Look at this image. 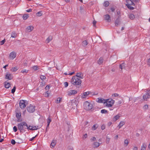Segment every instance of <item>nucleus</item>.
<instances>
[{"mask_svg":"<svg viewBox=\"0 0 150 150\" xmlns=\"http://www.w3.org/2000/svg\"><path fill=\"white\" fill-rule=\"evenodd\" d=\"M71 83L74 85H79L81 83V80L76 76H74L71 80Z\"/></svg>","mask_w":150,"mask_h":150,"instance_id":"obj_1","label":"nucleus"},{"mask_svg":"<svg viewBox=\"0 0 150 150\" xmlns=\"http://www.w3.org/2000/svg\"><path fill=\"white\" fill-rule=\"evenodd\" d=\"M18 129L22 132L25 131L27 129V124L24 122H21L18 125Z\"/></svg>","mask_w":150,"mask_h":150,"instance_id":"obj_2","label":"nucleus"},{"mask_svg":"<svg viewBox=\"0 0 150 150\" xmlns=\"http://www.w3.org/2000/svg\"><path fill=\"white\" fill-rule=\"evenodd\" d=\"M83 107L86 110H90L93 108V106L92 104L86 101L84 102Z\"/></svg>","mask_w":150,"mask_h":150,"instance_id":"obj_3","label":"nucleus"},{"mask_svg":"<svg viewBox=\"0 0 150 150\" xmlns=\"http://www.w3.org/2000/svg\"><path fill=\"white\" fill-rule=\"evenodd\" d=\"M105 103V105L107 107H112L114 104L115 101L112 99H106Z\"/></svg>","mask_w":150,"mask_h":150,"instance_id":"obj_4","label":"nucleus"},{"mask_svg":"<svg viewBox=\"0 0 150 150\" xmlns=\"http://www.w3.org/2000/svg\"><path fill=\"white\" fill-rule=\"evenodd\" d=\"M150 98V90H147L144 92L143 96V99L144 101H146Z\"/></svg>","mask_w":150,"mask_h":150,"instance_id":"obj_5","label":"nucleus"},{"mask_svg":"<svg viewBox=\"0 0 150 150\" xmlns=\"http://www.w3.org/2000/svg\"><path fill=\"white\" fill-rule=\"evenodd\" d=\"M75 100H72L70 101L68 103V106L69 108L71 109H74L76 106V103L75 102Z\"/></svg>","mask_w":150,"mask_h":150,"instance_id":"obj_6","label":"nucleus"},{"mask_svg":"<svg viewBox=\"0 0 150 150\" xmlns=\"http://www.w3.org/2000/svg\"><path fill=\"white\" fill-rule=\"evenodd\" d=\"M27 110L29 112L32 113L35 110V107L31 105L27 108Z\"/></svg>","mask_w":150,"mask_h":150,"instance_id":"obj_7","label":"nucleus"},{"mask_svg":"<svg viewBox=\"0 0 150 150\" xmlns=\"http://www.w3.org/2000/svg\"><path fill=\"white\" fill-rule=\"evenodd\" d=\"M19 106L21 109H23L26 107L25 101L24 100H21L19 102Z\"/></svg>","mask_w":150,"mask_h":150,"instance_id":"obj_8","label":"nucleus"},{"mask_svg":"<svg viewBox=\"0 0 150 150\" xmlns=\"http://www.w3.org/2000/svg\"><path fill=\"white\" fill-rule=\"evenodd\" d=\"M16 53L13 51L11 52L9 56V59L11 60L13 59L16 57Z\"/></svg>","mask_w":150,"mask_h":150,"instance_id":"obj_9","label":"nucleus"},{"mask_svg":"<svg viewBox=\"0 0 150 150\" xmlns=\"http://www.w3.org/2000/svg\"><path fill=\"white\" fill-rule=\"evenodd\" d=\"M13 77L12 74L9 72H7L6 74L5 75V78L6 79L11 80L13 79Z\"/></svg>","mask_w":150,"mask_h":150,"instance_id":"obj_10","label":"nucleus"},{"mask_svg":"<svg viewBox=\"0 0 150 150\" xmlns=\"http://www.w3.org/2000/svg\"><path fill=\"white\" fill-rule=\"evenodd\" d=\"M77 93V91L76 90H71L68 92V95L69 96H71L74 95Z\"/></svg>","mask_w":150,"mask_h":150,"instance_id":"obj_11","label":"nucleus"},{"mask_svg":"<svg viewBox=\"0 0 150 150\" xmlns=\"http://www.w3.org/2000/svg\"><path fill=\"white\" fill-rule=\"evenodd\" d=\"M126 6L128 5H132L134 6L135 4L133 2L132 0H126Z\"/></svg>","mask_w":150,"mask_h":150,"instance_id":"obj_12","label":"nucleus"},{"mask_svg":"<svg viewBox=\"0 0 150 150\" xmlns=\"http://www.w3.org/2000/svg\"><path fill=\"white\" fill-rule=\"evenodd\" d=\"M90 92L87 91L83 93L82 95L81 98H86L88 97V95L89 94Z\"/></svg>","mask_w":150,"mask_h":150,"instance_id":"obj_13","label":"nucleus"},{"mask_svg":"<svg viewBox=\"0 0 150 150\" xmlns=\"http://www.w3.org/2000/svg\"><path fill=\"white\" fill-rule=\"evenodd\" d=\"M98 100L97 102L99 103H103L105 105V103L106 99H105L104 98H98Z\"/></svg>","mask_w":150,"mask_h":150,"instance_id":"obj_14","label":"nucleus"},{"mask_svg":"<svg viewBox=\"0 0 150 150\" xmlns=\"http://www.w3.org/2000/svg\"><path fill=\"white\" fill-rule=\"evenodd\" d=\"M16 118L18 119L17 120L18 122L21 121V120H20V119L21 117V115L20 112H18L16 113Z\"/></svg>","mask_w":150,"mask_h":150,"instance_id":"obj_15","label":"nucleus"},{"mask_svg":"<svg viewBox=\"0 0 150 150\" xmlns=\"http://www.w3.org/2000/svg\"><path fill=\"white\" fill-rule=\"evenodd\" d=\"M52 121V120L51 119V118L50 117H49L48 118H47V128L46 129V131L47 132V128L49 127V126L50 125V123Z\"/></svg>","mask_w":150,"mask_h":150,"instance_id":"obj_16","label":"nucleus"},{"mask_svg":"<svg viewBox=\"0 0 150 150\" xmlns=\"http://www.w3.org/2000/svg\"><path fill=\"white\" fill-rule=\"evenodd\" d=\"M120 16H118L115 21V26H117L120 24Z\"/></svg>","mask_w":150,"mask_h":150,"instance_id":"obj_17","label":"nucleus"},{"mask_svg":"<svg viewBox=\"0 0 150 150\" xmlns=\"http://www.w3.org/2000/svg\"><path fill=\"white\" fill-rule=\"evenodd\" d=\"M33 28L34 27L33 26H28L26 28V31L27 32H30L33 30Z\"/></svg>","mask_w":150,"mask_h":150,"instance_id":"obj_18","label":"nucleus"},{"mask_svg":"<svg viewBox=\"0 0 150 150\" xmlns=\"http://www.w3.org/2000/svg\"><path fill=\"white\" fill-rule=\"evenodd\" d=\"M75 76H76L78 78H79L80 79H83V75L81 72L77 73Z\"/></svg>","mask_w":150,"mask_h":150,"instance_id":"obj_19","label":"nucleus"},{"mask_svg":"<svg viewBox=\"0 0 150 150\" xmlns=\"http://www.w3.org/2000/svg\"><path fill=\"white\" fill-rule=\"evenodd\" d=\"M125 122L123 121H122L120 122L119 125H118L117 127L118 128V129H120L124 124Z\"/></svg>","mask_w":150,"mask_h":150,"instance_id":"obj_20","label":"nucleus"},{"mask_svg":"<svg viewBox=\"0 0 150 150\" xmlns=\"http://www.w3.org/2000/svg\"><path fill=\"white\" fill-rule=\"evenodd\" d=\"M105 20L107 21L108 22H110V17L108 14H107L105 15Z\"/></svg>","mask_w":150,"mask_h":150,"instance_id":"obj_21","label":"nucleus"},{"mask_svg":"<svg viewBox=\"0 0 150 150\" xmlns=\"http://www.w3.org/2000/svg\"><path fill=\"white\" fill-rule=\"evenodd\" d=\"M5 87V88H8L11 86V84L5 81L4 82Z\"/></svg>","mask_w":150,"mask_h":150,"instance_id":"obj_22","label":"nucleus"},{"mask_svg":"<svg viewBox=\"0 0 150 150\" xmlns=\"http://www.w3.org/2000/svg\"><path fill=\"white\" fill-rule=\"evenodd\" d=\"M146 145L145 143H143L141 146L140 150H146Z\"/></svg>","mask_w":150,"mask_h":150,"instance_id":"obj_23","label":"nucleus"},{"mask_svg":"<svg viewBox=\"0 0 150 150\" xmlns=\"http://www.w3.org/2000/svg\"><path fill=\"white\" fill-rule=\"evenodd\" d=\"M100 143L98 142H95L93 144V148H97L100 146Z\"/></svg>","mask_w":150,"mask_h":150,"instance_id":"obj_24","label":"nucleus"},{"mask_svg":"<svg viewBox=\"0 0 150 150\" xmlns=\"http://www.w3.org/2000/svg\"><path fill=\"white\" fill-rule=\"evenodd\" d=\"M103 62V59L102 57H100L98 61V64L100 65Z\"/></svg>","mask_w":150,"mask_h":150,"instance_id":"obj_25","label":"nucleus"},{"mask_svg":"<svg viewBox=\"0 0 150 150\" xmlns=\"http://www.w3.org/2000/svg\"><path fill=\"white\" fill-rule=\"evenodd\" d=\"M52 39V37L51 36H50L49 37L46 39V41L47 43H49Z\"/></svg>","mask_w":150,"mask_h":150,"instance_id":"obj_26","label":"nucleus"},{"mask_svg":"<svg viewBox=\"0 0 150 150\" xmlns=\"http://www.w3.org/2000/svg\"><path fill=\"white\" fill-rule=\"evenodd\" d=\"M17 36V34L15 32H12L11 35V37L15 38Z\"/></svg>","mask_w":150,"mask_h":150,"instance_id":"obj_27","label":"nucleus"},{"mask_svg":"<svg viewBox=\"0 0 150 150\" xmlns=\"http://www.w3.org/2000/svg\"><path fill=\"white\" fill-rule=\"evenodd\" d=\"M56 142L55 141L53 140L50 146H52V148H53L55 146L56 144Z\"/></svg>","mask_w":150,"mask_h":150,"instance_id":"obj_28","label":"nucleus"},{"mask_svg":"<svg viewBox=\"0 0 150 150\" xmlns=\"http://www.w3.org/2000/svg\"><path fill=\"white\" fill-rule=\"evenodd\" d=\"M129 143V142L128 139H126L125 140L124 142V145L125 146H127Z\"/></svg>","mask_w":150,"mask_h":150,"instance_id":"obj_29","label":"nucleus"},{"mask_svg":"<svg viewBox=\"0 0 150 150\" xmlns=\"http://www.w3.org/2000/svg\"><path fill=\"white\" fill-rule=\"evenodd\" d=\"M98 127V126H97V124H95L93 125L92 127V129L93 130H95L97 129Z\"/></svg>","mask_w":150,"mask_h":150,"instance_id":"obj_30","label":"nucleus"},{"mask_svg":"<svg viewBox=\"0 0 150 150\" xmlns=\"http://www.w3.org/2000/svg\"><path fill=\"white\" fill-rule=\"evenodd\" d=\"M88 44V42L86 40L83 41L82 43V45L83 46L85 47Z\"/></svg>","mask_w":150,"mask_h":150,"instance_id":"obj_31","label":"nucleus"},{"mask_svg":"<svg viewBox=\"0 0 150 150\" xmlns=\"http://www.w3.org/2000/svg\"><path fill=\"white\" fill-rule=\"evenodd\" d=\"M129 18L133 20L135 18V16L133 14H131L129 15Z\"/></svg>","mask_w":150,"mask_h":150,"instance_id":"obj_32","label":"nucleus"},{"mask_svg":"<svg viewBox=\"0 0 150 150\" xmlns=\"http://www.w3.org/2000/svg\"><path fill=\"white\" fill-rule=\"evenodd\" d=\"M28 71V70L27 69H23L21 71V72L24 74H26Z\"/></svg>","mask_w":150,"mask_h":150,"instance_id":"obj_33","label":"nucleus"},{"mask_svg":"<svg viewBox=\"0 0 150 150\" xmlns=\"http://www.w3.org/2000/svg\"><path fill=\"white\" fill-rule=\"evenodd\" d=\"M125 67V63H124L120 64L119 67L120 69H121V71H122V68Z\"/></svg>","mask_w":150,"mask_h":150,"instance_id":"obj_34","label":"nucleus"},{"mask_svg":"<svg viewBox=\"0 0 150 150\" xmlns=\"http://www.w3.org/2000/svg\"><path fill=\"white\" fill-rule=\"evenodd\" d=\"M32 68L35 71H36L39 69L38 66H34L32 67Z\"/></svg>","mask_w":150,"mask_h":150,"instance_id":"obj_35","label":"nucleus"},{"mask_svg":"<svg viewBox=\"0 0 150 150\" xmlns=\"http://www.w3.org/2000/svg\"><path fill=\"white\" fill-rule=\"evenodd\" d=\"M18 70V69L17 68V67H15L13 68H11V70L12 72H15L17 70Z\"/></svg>","mask_w":150,"mask_h":150,"instance_id":"obj_36","label":"nucleus"},{"mask_svg":"<svg viewBox=\"0 0 150 150\" xmlns=\"http://www.w3.org/2000/svg\"><path fill=\"white\" fill-rule=\"evenodd\" d=\"M119 117L120 116L118 115H116L113 117V120L115 121H116V120L118 119Z\"/></svg>","mask_w":150,"mask_h":150,"instance_id":"obj_37","label":"nucleus"},{"mask_svg":"<svg viewBox=\"0 0 150 150\" xmlns=\"http://www.w3.org/2000/svg\"><path fill=\"white\" fill-rule=\"evenodd\" d=\"M101 112L102 114H106L108 113V111L105 109H103L101 110Z\"/></svg>","mask_w":150,"mask_h":150,"instance_id":"obj_38","label":"nucleus"},{"mask_svg":"<svg viewBox=\"0 0 150 150\" xmlns=\"http://www.w3.org/2000/svg\"><path fill=\"white\" fill-rule=\"evenodd\" d=\"M28 17V16L27 14H24L23 16V18L24 20H25Z\"/></svg>","mask_w":150,"mask_h":150,"instance_id":"obj_39","label":"nucleus"},{"mask_svg":"<svg viewBox=\"0 0 150 150\" xmlns=\"http://www.w3.org/2000/svg\"><path fill=\"white\" fill-rule=\"evenodd\" d=\"M109 4V3L108 1H105L104 4V6L105 7H107L108 6Z\"/></svg>","mask_w":150,"mask_h":150,"instance_id":"obj_40","label":"nucleus"},{"mask_svg":"<svg viewBox=\"0 0 150 150\" xmlns=\"http://www.w3.org/2000/svg\"><path fill=\"white\" fill-rule=\"evenodd\" d=\"M36 15L37 16L40 17L42 15V11H39L37 13Z\"/></svg>","mask_w":150,"mask_h":150,"instance_id":"obj_41","label":"nucleus"},{"mask_svg":"<svg viewBox=\"0 0 150 150\" xmlns=\"http://www.w3.org/2000/svg\"><path fill=\"white\" fill-rule=\"evenodd\" d=\"M131 6V5H128L126 6L129 9L131 10H133L134 9V8L133 7Z\"/></svg>","mask_w":150,"mask_h":150,"instance_id":"obj_42","label":"nucleus"},{"mask_svg":"<svg viewBox=\"0 0 150 150\" xmlns=\"http://www.w3.org/2000/svg\"><path fill=\"white\" fill-rule=\"evenodd\" d=\"M33 126H28V125H27V127L26 129L30 130H33Z\"/></svg>","mask_w":150,"mask_h":150,"instance_id":"obj_43","label":"nucleus"},{"mask_svg":"<svg viewBox=\"0 0 150 150\" xmlns=\"http://www.w3.org/2000/svg\"><path fill=\"white\" fill-rule=\"evenodd\" d=\"M16 89V87L15 86H14L13 88L11 90V93H13L15 91Z\"/></svg>","mask_w":150,"mask_h":150,"instance_id":"obj_44","label":"nucleus"},{"mask_svg":"<svg viewBox=\"0 0 150 150\" xmlns=\"http://www.w3.org/2000/svg\"><path fill=\"white\" fill-rule=\"evenodd\" d=\"M143 108L144 109H147L148 108V105L146 104L144 105L143 107Z\"/></svg>","mask_w":150,"mask_h":150,"instance_id":"obj_45","label":"nucleus"},{"mask_svg":"<svg viewBox=\"0 0 150 150\" xmlns=\"http://www.w3.org/2000/svg\"><path fill=\"white\" fill-rule=\"evenodd\" d=\"M40 78L41 80H44L46 78V77L44 76L41 75L40 76Z\"/></svg>","mask_w":150,"mask_h":150,"instance_id":"obj_46","label":"nucleus"},{"mask_svg":"<svg viewBox=\"0 0 150 150\" xmlns=\"http://www.w3.org/2000/svg\"><path fill=\"white\" fill-rule=\"evenodd\" d=\"M110 141V139L109 138H108V137H106V143L107 144L109 143V142Z\"/></svg>","mask_w":150,"mask_h":150,"instance_id":"obj_47","label":"nucleus"},{"mask_svg":"<svg viewBox=\"0 0 150 150\" xmlns=\"http://www.w3.org/2000/svg\"><path fill=\"white\" fill-rule=\"evenodd\" d=\"M11 143L13 145L15 144H16V142L14 139H12L11 141Z\"/></svg>","mask_w":150,"mask_h":150,"instance_id":"obj_48","label":"nucleus"},{"mask_svg":"<svg viewBox=\"0 0 150 150\" xmlns=\"http://www.w3.org/2000/svg\"><path fill=\"white\" fill-rule=\"evenodd\" d=\"M13 130L15 132H16L17 131V127L16 126H15L13 127Z\"/></svg>","mask_w":150,"mask_h":150,"instance_id":"obj_49","label":"nucleus"},{"mask_svg":"<svg viewBox=\"0 0 150 150\" xmlns=\"http://www.w3.org/2000/svg\"><path fill=\"white\" fill-rule=\"evenodd\" d=\"M38 128V126H33V130H37Z\"/></svg>","mask_w":150,"mask_h":150,"instance_id":"obj_50","label":"nucleus"},{"mask_svg":"<svg viewBox=\"0 0 150 150\" xmlns=\"http://www.w3.org/2000/svg\"><path fill=\"white\" fill-rule=\"evenodd\" d=\"M91 140L92 141H94L96 140V138L94 137H93L91 138Z\"/></svg>","mask_w":150,"mask_h":150,"instance_id":"obj_51","label":"nucleus"},{"mask_svg":"<svg viewBox=\"0 0 150 150\" xmlns=\"http://www.w3.org/2000/svg\"><path fill=\"white\" fill-rule=\"evenodd\" d=\"M61 98H58L57 99V103H59L60 102Z\"/></svg>","mask_w":150,"mask_h":150,"instance_id":"obj_52","label":"nucleus"},{"mask_svg":"<svg viewBox=\"0 0 150 150\" xmlns=\"http://www.w3.org/2000/svg\"><path fill=\"white\" fill-rule=\"evenodd\" d=\"M64 84L65 87H67L68 86V83L67 82H64Z\"/></svg>","mask_w":150,"mask_h":150,"instance_id":"obj_53","label":"nucleus"},{"mask_svg":"<svg viewBox=\"0 0 150 150\" xmlns=\"http://www.w3.org/2000/svg\"><path fill=\"white\" fill-rule=\"evenodd\" d=\"M49 89L50 86L49 85H47L45 87V89L47 91H48Z\"/></svg>","mask_w":150,"mask_h":150,"instance_id":"obj_54","label":"nucleus"},{"mask_svg":"<svg viewBox=\"0 0 150 150\" xmlns=\"http://www.w3.org/2000/svg\"><path fill=\"white\" fill-rule=\"evenodd\" d=\"M5 39H4V40H2V41H1V42H0L1 45H2L3 44H4L5 42Z\"/></svg>","mask_w":150,"mask_h":150,"instance_id":"obj_55","label":"nucleus"},{"mask_svg":"<svg viewBox=\"0 0 150 150\" xmlns=\"http://www.w3.org/2000/svg\"><path fill=\"white\" fill-rule=\"evenodd\" d=\"M105 128V126L104 125H103L101 126V129L102 130H104Z\"/></svg>","mask_w":150,"mask_h":150,"instance_id":"obj_56","label":"nucleus"},{"mask_svg":"<svg viewBox=\"0 0 150 150\" xmlns=\"http://www.w3.org/2000/svg\"><path fill=\"white\" fill-rule=\"evenodd\" d=\"M133 2H134L136 3H138L139 0H132Z\"/></svg>","mask_w":150,"mask_h":150,"instance_id":"obj_57","label":"nucleus"},{"mask_svg":"<svg viewBox=\"0 0 150 150\" xmlns=\"http://www.w3.org/2000/svg\"><path fill=\"white\" fill-rule=\"evenodd\" d=\"M115 8L114 7H111L110 8V10L112 12H114V11H115Z\"/></svg>","mask_w":150,"mask_h":150,"instance_id":"obj_58","label":"nucleus"},{"mask_svg":"<svg viewBox=\"0 0 150 150\" xmlns=\"http://www.w3.org/2000/svg\"><path fill=\"white\" fill-rule=\"evenodd\" d=\"M87 137V134H84L83 135V138H86Z\"/></svg>","mask_w":150,"mask_h":150,"instance_id":"obj_59","label":"nucleus"},{"mask_svg":"<svg viewBox=\"0 0 150 150\" xmlns=\"http://www.w3.org/2000/svg\"><path fill=\"white\" fill-rule=\"evenodd\" d=\"M37 135H36L35 137H33L32 138L30 139V141H32L33 139H34V138L37 136Z\"/></svg>","mask_w":150,"mask_h":150,"instance_id":"obj_60","label":"nucleus"},{"mask_svg":"<svg viewBox=\"0 0 150 150\" xmlns=\"http://www.w3.org/2000/svg\"><path fill=\"white\" fill-rule=\"evenodd\" d=\"M114 97H116L118 96V94L117 93H115L112 95Z\"/></svg>","mask_w":150,"mask_h":150,"instance_id":"obj_61","label":"nucleus"},{"mask_svg":"<svg viewBox=\"0 0 150 150\" xmlns=\"http://www.w3.org/2000/svg\"><path fill=\"white\" fill-rule=\"evenodd\" d=\"M32 11V9L31 8H29L28 10H27L26 11L28 12H30L31 11Z\"/></svg>","mask_w":150,"mask_h":150,"instance_id":"obj_62","label":"nucleus"},{"mask_svg":"<svg viewBox=\"0 0 150 150\" xmlns=\"http://www.w3.org/2000/svg\"><path fill=\"white\" fill-rule=\"evenodd\" d=\"M96 21H93V26H96Z\"/></svg>","mask_w":150,"mask_h":150,"instance_id":"obj_63","label":"nucleus"},{"mask_svg":"<svg viewBox=\"0 0 150 150\" xmlns=\"http://www.w3.org/2000/svg\"><path fill=\"white\" fill-rule=\"evenodd\" d=\"M133 150H138V148L137 146H134V147L133 149Z\"/></svg>","mask_w":150,"mask_h":150,"instance_id":"obj_64","label":"nucleus"}]
</instances>
